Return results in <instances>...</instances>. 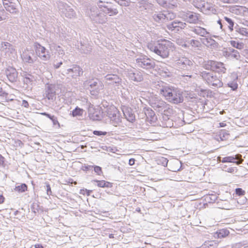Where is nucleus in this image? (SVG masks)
I'll return each instance as SVG.
<instances>
[{"label": "nucleus", "mask_w": 248, "mask_h": 248, "mask_svg": "<svg viewBox=\"0 0 248 248\" xmlns=\"http://www.w3.org/2000/svg\"><path fill=\"white\" fill-rule=\"evenodd\" d=\"M173 43L166 39L159 40L149 43L148 48L163 59L167 58L170 55V51L173 48Z\"/></svg>", "instance_id": "obj_1"}, {"label": "nucleus", "mask_w": 248, "mask_h": 248, "mask_svg": "<svg viewBox=\"0 0 248 248\" xmlns=\"http://www.w3.org/2000/svg\"><path fill=\"white\" fill-rule=\"evenodd\" d=\"M159 93L171 103L177 104L184 100L182 92L177 88L165 86L159 89Z\"/></svg>", "instance_id": "obj_2"}, {"label": "nucleus", "mask_w": 248, "mask_h": 248, "mask_svg": "<svg viewBox=\"0 0 248 248\" xmlns=\"http://www.w3.org/2000/svg\"><path fill=\"white\" fill-rule=\"evenodd\" d=\"M200 76L212 88H218L223 85L221 79L214 72L203 71L200 72Z\"/></svg>", "instance_id": "obj_3"}, {"label": "nucleus", "mask_w": 248, "mask_h": 248, "mask_svg": "<svg viewBox=\"0 0 248 248\" xmlns=\"http://www.w3.org/2000/svg\"><path fill=\"white\" fill-rule=\"evenodd\" d=\"M202 67L206 70H210L211 72L218 74H224L227 70L224 63L213 60L205 61L202 64Z\"/></svg>", "instance_id": "obj_4"}, {"label": "nucleus", "mask_w": 248, "mask_h": 248, "mask_svg": "<svg viewBox=\"0 0 248 248\" xmlns=\"http://www.w3.org/2000/svg\"><path fill=\"white\" fill-rule=\"evenodd\" d=\"M185 34L194 38H196V35L204 38L211 35L206 29L199 26L193 27L188 26L186 31H185Z\"/></svg>", "instance_id": "obj_5"}, {"label": "nucleus", "mask_w": 248, "mask_h": 248, "mask_svg": "<svg viewBox=\"0 0 248 248\" xmlns=\"http://www.w3.org/2000/svg\"><path fill=\"white\" fill-rule=\"evenodd\" d=\"M151 107L157 112L161 114L165 113L166 114H171L172 109L170 105L161 100H155L150 103Z\"/></svg>", "instance_id": "obj_6"}, {"label": "nucleus", "mask_w": 248, "mask_h": 248, "mask_svg": "<svg viewBox=\"0 0 248 248\" xmlns=\"http://www.w3.org/2000/svg\"><path fill=\"white\" fill-rule=\"evenodd\" d=\"M97 6L102 9V12L109 16L116 15L118 13V10L110 2H106L102 0L96 1Z\"/></svg>", "instance_id": "obj_7"}, {"label": "nucleus", "mask_w": 248, "mask_h": 248, "mask_svg": "<svg viewBox=\"0 0 248 248\" xmlns=\"http://www.w3.org/2000/svg\"><path fill=\"white\" fill-rule=\"evenodd\" d=\"M180 16L188 23L197 24L200 21V15L190 11H182Z\"/></svg>", "instance_id": "obj_8"}, {"label": "nucleus", "mask_w": 248, "mask_h": 248, "mask_svg": "<svg viewBox=\"0 0 248 248\" xmlns=\"http://www.w3.org/2000/svg\"><path fill=\"white\" fill-rule=\"evenodd\" d=\"M136 64L138 66L145 70L154 69L155 66L154 61L145 55L138 58L136 59Z\"/></svg>", "instance_id": "obj_9"}, {"label": "nucleus", "mask_w": 248, "mask_h": 248, "mask_svg": "<svg viewBox=\"0 0 248 248\" xmlns=\"http://www.w3.org/2000/svg\"><path fill=\"white\" fill-rule=\"evenodd\" d=\"M33 47L36 55L42 61H46L50 59L51 55L48 50L40 43L35 42L33 44Z\"/></svg>", "instance_id": "obj_10"}, {"label": "nucleus", "mask_w": 248, "mask_h": 248, "mask_svg": "<svg viewBox=\"0 0 248 248\" xmlns=\"http://www.w3.org/2000/svg\"><path fill=\"white\" fill-rule=\"evenodd\" d=\"M166 28L169 31L177 33L184 29L186 31L188 26L186 22L175 20L171 23L167 24Z\"/></svg>", "instance_id": "obj_11"}, {"label": "nucleus", "mask_w": 248, "mask_h": 248, "mask_svg": "<svg viewBox=\"0 0 248 248\" xmlns=\"http://www.w3.org/2000/svg\"><path fill=\"white\" fill-rule=\"evenodd\" d=\"M57 86L54 84H46L45 85L44 96L52 101H54L56 98Z\"/></svg>", "instance_id": "obj_12"}, {"label": "nucleus", "mask_w": 248, "mask_h": 248, "mask_svg": "<svg viewBox=\"0 0 248 248\" xmlns=\"http://www.w3.org/2000/svg\"><path fill=\"white\" fill-rule=\"evenodd\" d=\"M90 17L95 23L99 24L105 23L107 21V16L104 14L99 12L97 9L95 11L91 10Z\"/></svg>", "instance_id": "obj_13"}, {"label": "nucleus", "mask_w": 248, "mask_h": 248, "mask_svg": "<svg viewBox=\"0 0 248 248\" xmlns=\"http://www.w3.org/2000/svg\"><path fill=\"white\" fill-rule=\"evenodd\" d=\"M58 8L65 16L68 18H71L76 15L75 12L66 3L60 1L58 3Z\"/></svg>", "instance_id": "obj_14"}, {"label": "nucleus", "mask_w": 248, "mask_h": 248, "mask_svg": "<svg viewBox=\"0 0 248 248\" xmlns=\"http://www.w3.org/2000/svg\"><path fill=\"white\" fill-rule=\"evenodd\" d=\"M177 66L186 71L190 70L193 66V62L186 57H182L176 61Z\"/></svg>", "instance_id": "obj_15"}, {"label": "nucleus", "mask_w": 248, "mask_h": 248, "mask_svg": "<svg viewBox=\"0 0 248 248\" xmlns=\"http://www.w3.org/2000/svg\"><path fill=\"white\" fill-rule=\"evenodd\" d=\"M87 84L90 87L91 92L98 93L100 90L103 89L102 83L97 78L87 81Z\"/></svg>", "instance_id": "obj_16"}, {"label": "nucleus", "mask_w": 248, "mask_h": 248, "mask_svg": "<svg viewBox=\"0 0 248 248\" xmlns=\"http://www.w3.org/2000/svg\"><path fill=\"white\" fill-rule=\"evenodd\" d=\"M237 79V74L235 72L231 73L227 78V84L233 91H235L238 88Z\"/></svg>", "instance_id": "obj_17"}, {"label": "nucleus", "mask_w": 248, "mask_h": 248, "mask_svg": "<svg viewBox=\"0 0 248 248\" xmlns=\"http://www.w3.org/2000/svg\"><path fill=\"white\" fill-rule=\"evenodd\" d=\"M104 78L109 84H115L116 86H119L122 83V78L116 74H113L111 73L107 74Z\"/></svg>", "instance_id": "obj_18"}, {"label": "nucleus", "mask_w": 248, "mask_h": 248, "mask_svg": "<svg viewBox=\"0 0 248 248\" xmlns=\"http://www.w3.org/2000/svg\"><path fill=\"white\" fill-rule=\"evenodd\" d=\"M200 39L203 45L212 49L217 48L219 46L218 43L212 39L210 36H207V37L204 38H200Z\"/></svg>", "instance_id": "obj_19"}, {"label": "nucleus", "mask_w": 248, "mask_h": 248, "mask_svg": "<svg viewBox=\"0 0 248 248\" xmlns=\"http://www.w3.org/2000/svg\"><path fill=\"white\" fill-rule=\"evenodd\" d=\"M33 55V50L26 49L23 51L21 57L24 62L32 64L35 62V60L32 58Z\"/></svg>", "instance_id": "obj_20"}, {"label": "nucleus", "mask_w": 248, "mask_h": 248, "mask_svg": "<svg viewBox=\"0 0 248 248\" xmlns=\"http://www.w3.org/2000/svg\"><path fill=\"white\" fill-rule=\"evenodd\" d=\"M5 74L8 80L12 83L17 81L18 73L15 68L9 67L5 71Z\"/></svg>", "instance_id": "obj_21"}, {"label": "nucleus", "mask_w": 248, "mask_h": 248, "mask_svg": "<svg viewBox=\"0 0 248 248\" xmlns=\"http://www.w3.org/2000/svg\"><path fill=\"white\" fill-rule=\"evenodd\" d=\"M82 69L78 65H73L72 67L67 70V74L73 78L80 76L83 74Z\"/></svg>", "instance_id": "obj_22"}, {"label": "nucleus", "mask_w": 248, "mask_h": 248, "mask_svg": "<svg viewBox=\"0 0 248 248\" xmlns=\"http://www.w3.org/2000/svg\"><path fill=\"white\" fill-rule=\"evenodd\" d=\"M123 112L125 119L131 123H133L135 121V115L131 108L124 107L123 108Z\"/></svg>", "instance_id": "obj_23"}, {"label": "nucleus", "mask_w": 248, "mask_h": 248, "mask_svg": "<svg viewBox=\"0 0 248 248\" xmlns=\"http://www.w3.org/2000/svg\"><path fill=\"white\" fill-rule=\"evenodd\" d=\"M0 50L5 54L9 55L15 51L14 46L8 42H2L0 44Z\"/></svg>", "instance_id": "obj_24"}, {"label": "nucleus", "mask_w": 248, "mask_h": 248, "mask_svg": "<svg viewBox=\"0 0 248 248\" xmlns=\"http://www.w3.org/2000/svg\"><path fill=\"white\" fill-rule=\"evenodd\" d=\"M145 114L146 116L147 121L151 124H155L157 121V117L155 112L151 108H147L145 110Z\"/></svg>", "instance_id": "obj_25"}, {"label": "nucleus", "mask_w": 248, "mask_h": 248, "mask_svg": "<svg viewBox=\"0 0 248 248\" xmlns=\"http://www.w3.org/2000/svg\"><path fill=\"white\" fill-rule=\"evenodd\" d=\"M239 155H237L235 157L233 156H228L223 157L222 159H221V157L218 156L217 157V161L222 163H234L239 164V162L236 161V160L238 159V156Z\"/></svg>", "instance_id": "obj_26"}, {"label": "nucleus", "mask_w": 248, "mask_h": 248, "mask_svg": "<svg viewBox=\"0 0 248 248\" xmlns=\"http://www.w3.org/2000/svg\"><path fill=\"white\" fill-rule=\"evenodd\" d=\"M128 78L131 80L136 82H140L143 80L141 73L138 71L129 72L128 73Z\"/></svg>", "instance_id": "obj_27"}, {"label": "nucleus", "mask_w": 248, "mask_h": 248, "mask_svg": "<svg viewBox=\"0 0 248 248\" xmlns=\"http://www.w3.org/2000/svg\"><path fill=\"white\" fill-rule=\"evenodd\" d=\"M82 53L89 54L92 49V46L85 42H80V47L78 48Z\"/></svg>", "instance_id": "obj_28"}, {"label": "nucleus", "mask_w": 248, "mask_h": 248, "mask_svg": "<svg viewBox=\"0 0 248 248\" xmlns=\"http://www.w3.org/2000/svg\"><path fill=\"white\" fill-rule=\"evenodd\" d=\"M138 6L141 11L144 10L148 11L151 8L152 5L147 0H141L138 2Z\"/></svg>", "instance_id": "obj_29"}, {"label": "nucleus", "mask_w": 248, "mask_h": 248, "mask_svg": "<svg viewBox=\"0 0 248 248\" xmlns=\"http://www.w3.org/2000/svg\"><path fill=\"white\" fill-rule=\"evenodd\" d=\"M17 5L15 3L12 2L10 3L9 5H6L4 6L5 10L13 14H16L19 13V11L17 8Z\"/></svg>", "instance_id": "obj_30"}, {"label": "nucleus", "mask_w": 248, "mask_h": 248, "mask_svg": "<svg viewBox=\"0 0 248 248\" xmlns=\"http://www.w3.org/2000/svg\"><path fill=\"white\" fill-rule=\"evenodd\" d=\"M98 69V71H100L102 75H105L107 73L110 74V73H112L111 67L107 64H100L99 67Z\"/></svg>", "instance_id": "obj_31"}, {"label": "nucleus", "mask_w": 248, "mask_h": 248, "mask_svg": "<svg viewBox=\"0 0 248 248\" xmlns=\"http://www.w3.org/2000/svg\"><path fill=\"white\" fill-rule=\"evenodd\" d=\"M223 19L224 20V22H223L224 25H227L230 31H232L235 25L234 21L232 18L227 16H224Z\"/></svg>", "instance_id": "obj_32"}, {"label": "nucleus", "mask_w": 248, "mask_h": 248, "mask_svg": "<svg viewBox=\"0 0 248 248\" xmlns=\"http://www.w3.org/2000/svg\"><path fill=\"white\" fill-rule=\"evenodd\" d=\"M193 4L196 8L202 11L203 9H205L206 4L207 3L202 0H194Z\"/></svg>", "instance_id": "obj_33"}, {"label": "nucleus", "mask_w": 248, "mask_h": 248, "mask_svg": "<svg viewBox=\"0 0 248 248\" xmlns=\"http://www.w3.org/2000/svg\"><path fill=\"white\" fill-rule=\"evenodd\" d=\"M41 114L43 116H45L48 118H49L52 121L53 124L54 125H57L59 128L60 127V124L59 123L57 118L56 116H55L54 115H52L46 112H42L41 113Z\"/></svg>", "instance_id": "obj_34"}, {"label": "nucleus", "mask_w": 248, "mask_h": 248, "mask_svg": "<svg viewBox=\"0 0 248 248\" xmlns=\"http://www.w3.org/2000/svg\"><path fill=\"white\" fill-rule=\"evenodd\" d=\"M93 182H96L97 183V186L100 187H111L112 186V183L106 181L105 180H94Z\"/></svg>", "instance_id": "obj_35"}, {"label": "nucleus", "mask_w": 248, "mask_h": 248, "mask_svg": "<svg viewBox=\"0 0 248 248\" xmlns=\"http://www.w3.org/2000/svg\"><path fill=\"white\" fill-rule=\"evenodd\" d=\"M109 119L111 123L114 126H116L121 123V120L119 111L117 112V113L114 114Z\"/></svg>", "instance_id": "obj_36"}, {"label": "nucleus", "mask_w": 248, "mask_h": 248, "mask_svg": "<svg viewBox=\"0 0 248 248\" xmlns=\"http://www.w3.org/2000/svg\"><path fill=\"white\" fill-rule=\"evenodd\" d=\"M152 17L155 21L158 23H161L164 22V17H165V16L164 14L160 12L158 13H155L152 16Z\"/></svg>", "instance_id": "obj_37"}, {"label": "nucleus", "mask_w": 248, "mask_h": 248, "mask_svg": "<svg viewBox=\"0 0 248 248\" xmlns=\"http://www.w3.org/2000/svg\"><path fill=\"white\" fill-rule=\"evenodd\" d=\"M230 232L226 229H223L218 230L216 233L217 237L218 238H224L228 235Z\"/></svg>", "instance_id": "obj_38"}, {"label": "nucleus", "mask_w": 248, "mask_h": 248, "mask_svg": "<svg viewBox=\"0 0 248 248\" xmlns=\"http://www.w3.org/2000/svg\"><path fill=\"white\" fill-rule=\"evenodd\" d=\"M188 43L192 47L194 48L199 49L202 47V43L201 42V40L192 39L189 41Z\"/></svg>", "instance_id": "obj_39"}, {"label": "nucleus", "mask_w": 248, "mask_h": 248, "mask_svg": "<svg viewBox=\"0 0 248 248\" xmlns=\"http://www.w3.org/2000/svg\"><path fill=\"white\" fill-rule=\"evenodd\" d=\"M28 189V186L27 185L25 184H21L20 185L16 186H15V188H14V190L18 192V193H23L25 191H27Z\"/></svg>", "instance_id": "obj_40"}, {"label": "nucleus", "mask_w": 248, "mask_h": 248, "mask_svg": "<svg viewBox=\"0 0 248 248\" xmlns=\"http://www.w3.org/2000/svg\"><path fill=\"white\" fill-rule=\"evenodd\" d=\"M217 198V197L216 194H208L204 196V200L209 203H214Z\"/></svg>", "instance_id": "obj_41"}, {"label": "nucleus", "mask_w": 248, "mask_h": 248, "mask_svg": "<svg viewBox=\"0 0 248 248\" xmlns=\"http://www.w3.org/2000/svg\"><path fill=\"white\" fill-rule=\"evenodd\" d=\"M118 111V110L114 107H110L107 109V115L108 116V117L110 119L111 117H112L114 114L117 113V112Z\"/></svg>", "instance_id": "obj_42"}, {"label": "nucleus", "mask_w": 248, "mask_h": 248, "mask_svg": "<svg viewBox=\"0 0 248 248\" xmlns=\"http://www.w3.org/2000/svg\"><path fill=\"white\" fill-rule=\"evenodd\" d=\"M83 113V109L77 107L72 111V115L73 117L81 116Z\"/></svg>", "instance_id": "obj_43"}, {"label": "nucleus", "mask_w": 248, "mask_h": 248, "mask_svg": "<svg viewBox=\"0 0 248 248\" xmlns=\"http://www.w3.org/2000/svg\"><path fill=\"white\" fill-rule=\"evenodd\" d=\"M230 44L232 47L238 49H242L244 46V44L242 42H239L234 40L231 41Z\"/></svg>", "instance_id": "obj_44"}, {"label": "nucleus", "mask_w": 248, "mask_h": 248, "mask_svg": "<svg viewBox=\"0 0 248 248\" xmlns=\"http://www.w3.org/2000/svg\"><path fill=\"white\" fill-rule=\"evenodd\" d=\"M219 136L221 140H225L229 138V134L228 131L221 130L219 132Z\"/></svg>", "instance_id": "obj_45"}, {"label": "nucleus", "mask_w": 248, "mask_h": 248, "mask_svg": "<svg viewBox=\"0 0 248 248\" xmlns=\"http://www.w3.org/2000/svg\"><path fill=\"white\" fill-rule=\"evenodd\" d=\"M227 57L236 60H240L241 59L240 53L237 50L233 51V53H230V54H228Z\"/></svg>", "instance_id": "obj_46"}, {"label": "nucleus", "mask_w": 248, "mask_h": 248, "mask_svg": "<svg viewBox=\"0 0 248 248\" xmlns=\"http://www.w3.org/2000/svg\"><path fill=\"white\" fill-rule=\"evenodd\" d=\"M236 29V31L239 33L240 34L248 37V30L247 29L245 28H236V26L235 27Z\"/></svg>", "instance_id": "obj_47"}, {"label": "nucleus", "mask_w": 248, "mask_h": 248, "mask_svg": "<svg viewBox=\"0 0 248 248\" xmlns=\"http://www.w3.org/2000/svg\"><path fill=\"white\" fill-rule=\"evenodd\" d=\"M248 247L247 241H243L235 243L233 245L232 248H242V247L247 248Z\"/></svg>", "instance_id": "obj_48"}, {"label": "nucleus", "mask_w": 248, "mask_h": 248, "mask_svg": "<svg viewBox=\"0 0 248 248\" xmlns=\"http://www.w3.org/2000/svg\"><path fill=\"white\" fill-rule=\"evenodd\" d=\"M170 0H157V3L162 7H167L169 6Z\"/></svg>", "instance_id": "obj_49"}, {"label": "nucleus", "mask_w": 248, "mask_h": 248, "mask_svg": "<svg viewBox=\"0 0 248 248\" xmlns=\"http://www.w3.org/2000/svg\"><path fill=\"white\" fill-rule=\"evenodd\" d=\"M34 79V78L33 76L31 75V77H28L26 78V79H24L23 82L28 86L31 85L32 82L33 81Z\"/></svg>", "instance_id": "obj_50"}, {"label": "nucleus", "mask_w": 248, "mask_h": 248, "mask_svg": "<svg viewBox=\"0 0 248 248\" xmlns=\"http://www.w3.org/2000/svg\"><path fill=\"white\" fill-rule=\"evenodd\" d=\"M165 17H164V22L166 20H172L174 18L175 16L173 13H168L164 14Z\"/></svg>", "instance_id": "obj_51"}, {"label": "nucleus", "mask_w": 248, "mask_h": 248, "mask_svg": "<svg viewBox=\"0 0 248 248\" xmlns=\"http://www.w3.org/2000/svg\"><path fill=\"white\" fill-rule=\"evenodd\" d=\"M170 114H166L165 113H164L163 114H162V120H161V122H162V124H164L165 123V122H167L168 121V120H170V118L169 117V115H170Z\"/></svg>", "instance_id": "obj_52"}, {"label": "nucleus", "mask_w": 248, "mask_h": 248, "mask_svg": "<svg viewBox=\"0 0 248 248\" xmlns=\"http://www.w3.org/2000/svg\"><path fill=\"white\" fill-rule=\"evenodd\" d=\"M161 74L164 77H170L171 75V73L169 69L167 68H163L162 70H161Z\"/></svg>", "instance_id": "obj_53"}, {"label": "nucleus", "mask_w": 248, "mask_h": 248, "mask_svg": "<svg viewBox=\"0 0 248 248\" xmlns=\"http://www.w3.org/2000/svg\"><path fill=\"white\" fill-rule=\"evenodd\" d=\"M39 207V205L38 203H33L31 206V209L34 213H36L39 212L40 209Z\"/></svg>", "instance_id": "obj_54"}, {"label": "nucleus", "mask_w": 248, "mask_h": 248, "mask_svg": "<svg viewBox=\"0 0 248 248\" xmlns=\"http://www.w3.org/2000/svg\"><path fill=\"white\" fill-rule=\"evenodd\" d=\"M162 126L164 127H171L175 126L174 125V123L173 122V121L171 119L168 120V121L167 122H165V123L164 124H163Z\"/></svg>", "instance_id": "obj_55"}, {"label": "nucleus", "mask_w": 248, "mask_h": 248, "mask_svg": "<svg viewBox=\"0 0 248 248\" xmlns=\"http://www.w3.org/2000/svg\"><path fill=\"white\" fill-rule=\"evenodd\" d=\"M129 0H115L119 4L124 6H128Z\"/></svg>", "instance_id": "obj_56"}, {"label": "nucleus", "mask_w": 248, "mask_h": 248, "mask_svg": "<svg viewBox=\"0 0 248 248\" xmlns=\"http://www.w3.org/2000/svg\"><path fill=\"white\" fill-rule=\"evenodd\" d=\"M93 169L94 172L99 175H101L102 174V170L101 167L98 166H93Z\"/></svg>", "instance_id": "obj_57"}, {"label": "nucleus", "mask_w": 248, "mask_h": 248, "mask_svg": "<svg viewBox=\"0 0 248 248\" xmlns=\"http://www.w3.org/2000/svg\"><path fill=\"white\" fill-rule=\"evenodd\" d=\"M6 13L4 9L0 8V21L6 19Z\"/></svg>", "instance_id": "obj_58"}, {"label": "nucleus", "mask_w": 248, "mask_h": 248, "mask_svg": "<svg viewBox=\"0 0 248 248\" xmlns=\"http://www.w3.org/2000/svg\"><path fill=\"white\" fill-rule=\"evenodd\" d=\"M93 167V166L88 165L84 164L83 166H82L81 169L83 171H87L92 170Z\"/></svg>", "instance_id": "obj_59"}, {"label": "nucleus", "mask_w": 248, "mask_h": 248, "mask_svg": "<svg viewBox=\"0 0 248 248\" xmlns=\"http://www.w3.org/2000/svg\"><path fill=\"white\" fill-rule=\"evenodd\" d=\"M159 161L163 166L166 167L167 166L168 160L167 158L165 157H162L159 160Z\"/></svg>", "instance_id": "obj_60"}, {"label": "nucleus", "mask_w": 248, "mask_h": 248, "mask_svg": "<svg viewBox=\"0 0 248 248\" xmlns=\"http://www.w3.org/2000/svg\"><path fill=\"white\" fill-rule=\"evenodd\" d=\"M235 193L238 196L244 195L245 194V191L241 188H237L235 189Z\"/></svg>", "instance_id": "obj_61"}, {"label": "nucleus", "mask_w": 248, "mask_h": 248, "mask_svg": "<svg viewBox=\"0 0 248 248\" xmlns=\"http://www.w3.org/2000/svg\"><path fill=\"white\" fill-rule=\"evenodd\" d=\"M93 133L94 135L98 136H105L107 134L106 132H103V131H97V130L93 131Z\"/></svg>", "instance_id": "obj_62"}, {"label": "nucleus", "mask_w": 248, "mask_h": 248, "mask_svg": "<svg viewBox=\"0 0 248 248\" xmlns=\"http://www.w3.org/2000/svg\"><path fill=\"white\" fill-rule=\"evenodd\" d=\"M46 191L47 194L48 196L51 195L52 194V191L51 190L50 186L48 183L46 184Z\"/></svg>", "instance_id": "obj_63"}, {"label": "nucleus", "mask_w": 248, "mask_h": 248, "mask_svg": "<svg viewBox=\"0 0 248 248\" xmlns=\"http://www.w3.org/2000/svg\"><path fill=\"white\" fill-rule=\"evenodd\" d=\"M242 54L248 59V47H246L242 50Z\"/></svg>", "instance_id": "obj_64"}]
</instances>
